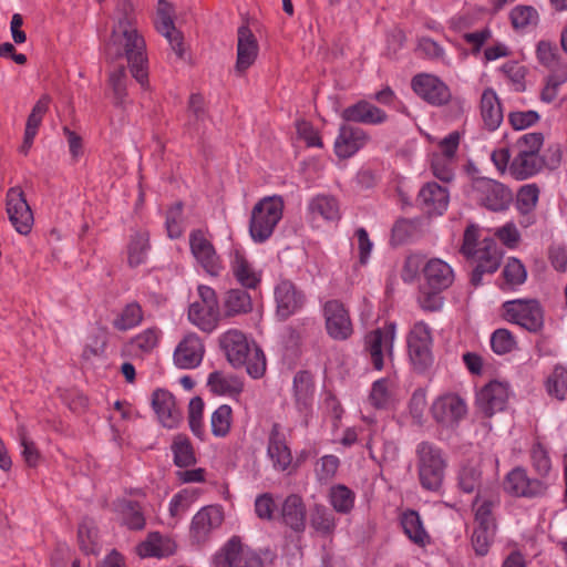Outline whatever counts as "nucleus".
I'll return each mask as SVG.
<instances>
[{
	"label": "nucleus",
	"mask_w": 567,
	"mask_h": 567,
	"mask_svg": "<svg viewBox=\"0 0 567 567\" xmlns=\"http://www.w3.org/2000/svg\"><path fill=\"white\" fill-rule=\"evenodd\" d=\"M112 33L104 45L109 61L125 58L132 76L142 86L148 84L146 44L136 28L135 7L132 0H118L114 11Z\"/></svg>",
	"instance_id": "nucleus-1"
},
{
	"label": "nucleus",
	"mask_w": 567,
	"mask_h": 567,
	"mask_svg": "<svg viewBox=\"0 0 567 567\" xmlns=\"http://www.w3.org/2000/svg\"><path fill=\"white\" fill-rule=\"evenodd\" d=\"M218 343L228 362L234 368L246 367L247 373L261 378L266 371V358L262 350L249 342L246 334L235 328L228 329L218 337Z\"/></svg>",
	"instance_id": "nucleus-2"
},
{
	"label": "nucleus",
	"mask_w": 567,
	"mask_h": 567,
	"mask_svg": "<svg viewBox=\"0 0 567 567\" xmlns=\"http://www.w3.org/2000/svg\"><path fill=\"white\" fill-rule=\"evenodd\" d=\"M480 229L471 224L466 227L463 236L461 252L475 262L471 275V282L477 287L482 285L483 275L494 274L502 260V251L493 239L478 241Z\"/></svg>",
	"instance_id": "nucleus-3"
},
{
	"label": "nucleus",
	"mask_w": 567,
	"mask_h": 567,
	"mask_svg": "<svg viewBox=\"0 0 567 567\" xmlns=\"http://www.w3.org/2000/svg\"><path fill=\"white\" fill-rule=\"evenodd\" d=\"M543 144L542 133H526L516 141L515 155L509 165V172L516 179H526L540 171L544 165L539 154Z\"/></svg>",
	"instance_id": "nucleus-4"
},
{
	"label": "nucleus",
	"mask_w": 567,
	"mask_h": 567,
	"mask_svg": "<svg viewBox=\"0 0 567 567\" xmlns=\"http://www.w3.org/2000/svg\"><path fill=\"white\" fill-rule=\"evenodd\" d=\"M284 214V199L274 195L260 199L252 208L249 233L254 241L264 243L274 233Z\"/></svg>",
	"instance_id": "nucleus-5"
},
{
	"label": "nucleus",
	"mask_w": 567,
	"mask_h": 567,
	"mask_svg": "<svg viewBox=\"0 0 567 567\" xmlns=\"http://www.w3.org/2000/svg\"><path fill=\"white\" fill-rule=\"evenodd\" d=\"M419 480L424 489L436 492L442 486L446 460L442 450L433 443L421 442L416 446Z\"/></svg>",
	"instance_id": "nucleus-6"
},
{
	"label": "nucleus",
	"mask_w": 567,
	"mask_h": 567,
	"mask_svg": "<svg viewBox=\"0 0 567 567\" xmlns=\"http://www.w3.org/2000/svg\"><path fill=\"white\" fill-rule=\"evenodd\" d=\"M198 299L188 307L187 318L189 322L200 331L212 333L223 318L215 290L208 286L199 285Z\"/></svg>",
	"instance_id": "nucleus-7"
},
{
	"label": "nucleus",
	"mask_w": 567,
	"mask_h": 567,
	"mask_svg": "<svg viewBox=\"0 0 567 567\" xmlns=\"http://www.w3.org/2000/svg\"><path fill=\"white\" fill-rule=\"evenodd\" d=\"M468 196L480 206L492 212L506 210L513 202V193L504 184L487 177L475 178Z\"/></svg>",
	"instance_id": "nucleus-8"
},
{
	"label": "nucleus",
	"mask_w": 567,
	"mask_h": 567,
	"mask_svg": "<svg viewBox=\"0 0 567 567\" xmlns=\"http://www.w3.org/2000/svg\"><path fill=\"white\" fill-rule=\"evenodd\" d=\"M505 320L517 324L528 332L542 331L545 323V312L536 299H514L503 303Z\"/></svg>",
	"instance_id": "nucleus-9"
},
{
	"label": "nucleus",
	"mask_w": 567,
	"mask_h": 567,
	"mask_svg": "<svg viewBox=\"0 0 567 567\" xmlns=\"http://www.w3.org/2000/svg\"><path fill=\"white\" fill-rule=\"evenodd\" d=\"M408 354L416 371H424L433 363V338L430 327L424 321H417L411 328L408 338Z\"/></svg>",
	"instance_id": "nucleus-10"
},
{
	"label": "nucleus",
	"mask_w": 567,
	"mask_h": 567,
	"mask_svg": "<svg viewBox=\"0 0 567 567\" xmlns=\"http://www.w3.org/2000/svg\"><path fill=\"white\" fill-rule=\"evenodd\" d=\"M215 567H262L261 558L239 538H230L214 556Z\"/></svg>",
	"instance_id": "nucleus-11"
},
{
	"label": "nucleus",
	"mask_w": 567,
	"mask_h": 567,
	"mask_svg": "<svg viewBox=\"0 0 567 567\" xmlns=\"http://www.w3.org/2000/svg\"><path fill=\"white\" fill-rule=\"evenodd\" d=\"M430 412L442 426L454 427L467 414V404L456 393H444L433 401Z\"/></svg>",
	"instance_id": "nucleus-12"
},
{
	"label": "nucleus",
	"mask_w": 567,
	"mask_h": 567,
	"mask_svg": "<svg viewBox=\"0 0 567 567\" xmlns=\"http://www.w3.org/2000/svg\"><path fill=\"white\" fill-rule=\"evenodd\" d=\"M394 340V323H389L367 334L365 349L375 370L383 369L385 359L392 360Z\"/></svg>",
	"instance_id": "nucleus-13"
},
{
	"label": "nucleus",
	"mask_w": 567,
	"mask_h": 567,
	"mask_svg": "<svg viewBox=\"0 0 567 567\" xmlns=\"http://www.w3.org/2000/svg\"><path fill=\"white\" fill-rule=\"evenodd\" d=\"M224 522V512L220 506L209 505L202 507L192 518L189 538L194 544H205L213 533Z\"/></svg>",
	"instance_id": "nucleus-14"
},
{
	"label": "nucleus",
	"mask_w": 567,
	"mask_h": 567,
	"mask_svg": "<svg viewBox=\"0 0 567 567\" xmlns=\"http://www.w3.org/2000/svg\"><path fill=\"white\" fill-rule=\"evenodd\" d=\"M511 396L506 382L491 381L476 394V406L485 416H492L506 409Z\"/></svg>",
	"instance_id": "nucleus-15"
},
{
	"label": "nucleus",
	"mask_w": 567,
	"mask_h": 567,
	"mask_svg": "<svg viewBox=\"0 0 567 567\" xmlns=\"http://www.w3.org/2000/svg\"><path fill=\"white\" fill-rule=\"evenodd\" d=\"M7 213L14 229L21 235H28L33 226V214L19 187H12L7 193Z\"/></svg>",
	"instance_id": "nucleus-16"
},
{
	"label": "nucleus",
	"mask_w": 567,
	"mask_h": 567,
	"mask_svg": "<svg viewBox=\"0 0 567 567\" xmlns=\"http://www.w3.org/2000/svg\"><path fill=\"white\" fill-rule=\"evenodd\" d=\"M412 89L417 96L435 106L444 105L451 100L449 86L433 74L415 75L412 79Z\"/></svg>",
	"instance_id": "nucleus-17"
},
{
	"label": "nucleus",
	"mask_w": 567,
	"mask_h": 567,
	"mask_svg": "<svg viewBox=\"0 0 567 567\" xmlns=\"http://www.w3.org/2000/svg\"><path fill=\"white\" fill-rule=\"evenodd\" d=\"M328 334L334 340H346L352 334V323L344 306L338 300H329L323 306Z\"/></svg>",
	"instance_id": "nucleus-18"
},
{
	"label": "nucleus",
	"mask_w": 567,
	"mask_h": 567,
	"mask_svg": "<svg viewBox=\"0 0 567 567\" xmlns=\"http://www.w3.org/2000/svg\"><path fill=\"white\" fill-rule=\"evenodd\" d=\"M370 142L369 134L357 126L342 124L334 141V153L339 158H349Z\"/></svg>",
	"instance_id": "nucleus-19"
},
{
	"label": "nucleus",
	"mask_w": 567,
	"mask_h": 567,
	"mask_svg": "<svg viewBox=\"0 0 567 567\" xmlns=\"http://www.w3.org/2000/svg\"><path fill=\"white\" fill-rule=\"evenodd\" d=\"M205 346L194 332L186 334L174 351V363L179 369H195L204 358Z\"/></svg>",
	"instance_id": "nucleus-20"
},
{
	"label": "nucleus",
	"mask_w": 567,
	"mask_h": 567,
	"mask_svg": "<svg viewBox=\"0 0 567 567\" xmlns=\"http://www.w3.org/2000/svg\"><path fill=\"white\" fill-rule=\"evenodd\" d=\"M307 218L313 226H320L321 221H338L341 218L338 199L324 194L311 197L307 204Z\"/></svg>",
	"instance_id": "nucleus-21"
},
{
	"label": "nucleus",
	"mask_w": 567,
	"mask_h": 567,
	"mask_svg": "<svg viewBox=\"0 0 567 567\" xmlns=\"http://www.w3.org/2000/svg\"><path fill=\"white\" fill-rule=\"evenodd\" d=\"M277 315L287 319L299 311L305 303V295L290 280L282 279L275 287Z\"/></svg>",
	"instance_id": "nucleus-22"
},
{
	"label": "nucleus",
	"mask_w": 567,
	"mask_h": 567,
	"mask_svg": "<svg viewBox=\"0 0 567 567\" xmlns=\"http://www.w3.org/2000/svg\"><path fill=\"white\" fill-rule=\"evenodd\" d=\"M190 250L195 259L210 276H218L221 264L212 243L200 231H194L189 237Z\"/></svg>",
	"instance_id": "nucleus-23"
},
{
	"label": "nucleus",
	"mask_w": 567,
	"mask_h": 567,
	"mask_svg": "<svg viewBox=\"0 0 567 567\" xmlns=\"http://www.w3.org/2000/svg\"><path fill=\"white\" fill-rule=\"evenodd\" d=\"M267 455L277 471H286L292 462L291 451L287 444L284 427L279 423H274L270 429Z\"/></svg>",
	"instance_id": "nucleus-24"
},
{
	"label": "nucleus",
	"mask_w": 567,
	"mask_h": 567,
	"mask_svg": "<svg viewBox=\"0 0 567 567\" xmlns=\"http://www.w3.org/2000/svg\"><path fill=\"white\" fill-rule=\"evenodd\" d=\"M505 489L513 495L534 497L543 495L546 491V484L540 480H530L523 468L511 471L504 483Z\"/></svg>",
	"instance_id": "nucleus-25"
},
{
	"label": "nucleus",
	"mask_w": 567,
	"mask_h": 567,
	"mask_svg": "<svg viewBox=\"0 0 567 567\" xmlns=\"http://www.w3.org/2000/svg\"><path fill=\"white\" fill-rule=\"evenodd\" d=\"M341 117L346 122L365 125H379L388 120V115L383 110L365 100H360L343 109Z\"/></svg>",
	"instance_id": "nucleus-26"
},
{
	"label": "nucleus",
	"mask_w": 567,
	"mask_h": 567,
	"mask_svg": "<svg viewBox=\"0 0 567 567\" xmlns=\"http://www.w3.org/2000/svg\"><path fill=\"white\" fill-rule=\"evenodd\" d=\"M258 41L247 25H241L237 31V61L235 70L244 73L249 69L258 56Z\"/></svg>",
	"instance_id": "nucleus-27"
},
{
	"label": "nucleus",
	"mask_w": 567,
	"mask_h": 567,
	"mask_svg": "<svg viewBox=\"0 0 567 567\" xmlns=\"http://www.w3.org/2000/svg\"><path fill=\"white\" fill-rule=\"evenodd\" d=\"M177 549L175 539L159 532H152L145 540L140 543L136 551L141 557L164 558L173 555Z\"/></svg>",
	"instance_id": "nucleus-28"
},
{
	"label": "nucleus",
	"mask_w": 567,
	"mask_h": 567,
	"mask_svg": "<svg viewBox=\"0 0 567 567\" xmlns=\"http://www.w3.org/2000/svg\"><path fill=\"white\" fill-rule=\"evenodd\" d=\"M425 286L436 291L449 288L454 280V272L451 266L442 259L433 258L423 267Z\"/></svg>",
	"instance_id": "nucleus-29"
},
{
	"label": "nucleus",
	"mask_w": 567,
	"mask_h": 567,
	"mask_svg": "<svg viewBox=\"0 0 567 567\" xmlns=\"http://www.w3.org/2000/svg\"><path fill=\"white\" fill-rule=\"evenodd\" d=\"M153 409L165 427H175L181 420V412L176 408L172 393L166 390L158 389L152 396Z\"/></svg>",
	"instance_id": "nucleus-30"
},
{
	"label": "nucleus",
	"mask_w": 567,
	"mask_h": 567,
	"mask_svg": "<svg viewBox=\"0 0 567 567\" xmlns=\"http://www.w3.org/2000/svg\"><path fill=\"white\" fill-rule=\"evenodd\" d=\"M419 203L427 214L442 215L450 202L449 192L436 183H427L419 193Z\"/></svg>",
	"instance_id": "nucleus-31"
},
{
	"label": "nucleus",
	"mask_w": 567,
	"mask_h": 567,
	"mask_svg": "<svg viewBox=\"0 0 567 567\" xmlns=\"http://www.w3.org/2000/svg\"><path fill=\"white\" fill-rule=\"evenodd\" d=\"M398 400V389L394 378H382L372 383L369 402L373 408L388 410L391 409Z\"/></svg>",
	"instance_id": "nucleus-32"
},
{
	"label": "nucleus",
	"mask_w": 567,
	"mask_h": 567,
	"mask_svg": "<svg viewBox=\"0 0 567 567\" xmlns=\"http://www.w3.org/2000/svg\"><path fill=\"white\" fill-rule=\"evenodd\" d=\"M229 267L236 280L246 288H255L259 282V274L247 260L245 254L234 248L229 252Z\"/></svg>",
	"instance_id": "nucleus-33"
},
{
	"label": "nucleus",
	"mask_w": 567,
	"mask_h": 567,
	"mask_svg": "<svg viewBox=\"0 0 567 567\" xmlns=\"http://www.w3.org/2000/svg\"><path fill=\"white\" fill-rule=\"evenodd\" d=\"M481 116L488 130H496L503 121V110L496 92L486 89L481 95Z\"/></svg>",
	"instance_id": "nucleus-34"
},
{
	"label": "nucleus",
	"mask_w": 567,
	"mask_h": 567,
	"mask_svg": "<svg viewBox=\"0 0 567 567\" xmlns=\"http://www.w3.org/2000/svg\"><path fill=\"white\" fill-rule=\"evenodd\" d=\"M281 517L286 525L296 532L305 529L306 508L299 495L291 494L282 503Z\"/></svg>",
	"instance_id": "nucleus-35"
},
{
	"label": "nucleus",
	"mask_w": 567,
	"mask_h": 567,
	"mask_svg": "<svg viewBox=\"0 0 567 567\" xmlns=\"http://www.w3.org/2000/svg\"><path fill=\"white\" fill-rule=\"evenodd\" d=\"M114 511L120 522L130 529H143L145 526V517L140 505L127 498L118 499L114 504Z\"/></svg>",
	"instance_id": "nucleus-36"
},
{
	"label": "nucleus",
	"mask_w": 567,
	"mask_h": 567,
	"mask_svg": "<svg viewBox=\"0 0 567 567\" xmlns=\"http://www.w3.org/2000/svg\"><path fill=\"white\" fill-rule=\"evenodd\" d=\"M310 527L322 536H331L338 524L336 514L322 504H315L309 515Z\"/></svg>",
	"instance_id": "nucleus-37"
},
{
	"label": "nucleus",
	"mask_w": 567,
	"mask_h": 567,
	"mask_svg": "<svg viewBox=\"0 0 567 567\" xmlns=\"http://www.w3.org/2000/svg\"><path fill=\"white\" fill-rule=\"evenodd\" d=\"M150 249V234L146 230L134 231L131 235L126 249L130 267L134 268L145 264Z\"/></svg>",
	"instance_id": "nucleus-38"
},
{
	"label": "nucleus",
	"mask_w": 567,
	"mask_h": 567,
	"mask_svg": "<svg viewBox=\"0 0 567 567\" xmlns=\"http://www.w3.org/2000/svg\"><path fill=\"white\" fill-rule=\"evenodd\" d=\"M223 317L230 318L251 310V298L247 291L233 289L226 292L223 300Z\"/></svg>",
	"instance_id": "nucleus-39"
},
{
	"label": "nucleus",
	"mask_w": 567,
	"mask_h": 567,
	"mask_svg": "<svg viewBox=\"0 0 567 567\" xmlns=\"http://www.w3.org/2000/svg\"><path fill=\"white\" fill-rule=\"evenodd\" d=\"M207 385L212 392L218 395H235L243 390L238 378L220 371H214L208 375Z\"/></svg>",
	"instance_id": "nucleus-40"
},
{
	"label": "nucleus",
	"mask_w": 567,
	"mask_h": 567,
	"mask_svg": "<svg viewBox=\"0 0 567 567\" xmlns=\"http://www.w3.org/2000/svg\"><path fill=\"white\" fill-rule=\"evenodd\" d=\"M327 497L336 513L347 515L354 507L355 493L343 484L331 486Z\"/></svg>",
	"instance_id": "nucleus-41"
},
{
	"label": "nucleus",
	"mask_w": 567,
	"mask_h": 567,
	"mask_svg": "<svg viewBox=\"0 0 567 567\" xmlns=\"http://www.w3.org/2000/svg\"><path fill=\"white\" fill-rule=\"evenodd\" d=\"M401 525L409 537L414 544L425 546L430 543V536L423 527L419 514L414 511L403 513L401 517Z\"/></svg>",
	"instance_id": "nucleus-42"
},
{
	"label": "nucleus",
	"mask_w": 567,
	"mask_h": 567,
	"mask_svg": "<svg viewBox=\"0 0 567 567\" xmlns=\"http://www.w3.org/2000/svg\"><path fill=\"white\" fill-rule=\"evenodd\" d=\"M536 58L549 72L557 71L560 68H567V63L561 61L557 47L550 41L542 40L537 43Z\"/></svg>",
	"instance_id": "nucleus-43"
},
{
	"label": "nucleus",
	"mask_w": 567,
	"mask_h": 567,
	"mask_svg": "<svg viewBox=\"0 0 567 567\" xmlns=\"http://www.w3.org/2000/svg\"><path fill=\"white\" fill-rule=\"evenodd\" d=\"M497 501L493 496L477 495L473 507L475 516V526H485L496 528L493 509Z\"/></svg>",
	"instance_id": "nucleus-44"
},
{
	"label": "nucleus",
	"mask_w": 567,
	"mask_h": 567,
	"mask_svg": "<svg viewBox=\"0 0 567 567\" xmlns=\"http://www.w3.org/2000/svg\"><path fill=\"white\" fill-rule=\"evenodd\" d=\"M143 321V310L140 303H127L113 321L115 329L126 331L137 327Z\"/></svg>",
	"instance_id": "nucleus-45"
},
{
	"label": "nucleus",
	"mask_w": 567,
	"mask_h": 567,
	"mask_svg": "<svg viewBox=\"0 0 567 567\" xmlns=\"http://www.w3.org/2000/svg\"><path fill=\"white\" fill-rule=\"evenodd\" d=\"M78 537L80 547L85 554H96L99 551L97 530L93 520H82Z\"/></svg>",
	"instance_id": "nucleus-46"
},
{
	"label": "nucleus",
	"mask_w": 567,
	"mask_h": 567,
	"mask_svg": "<svg viewBox=\"0 0 567 567\" xmlns=\"http://www.w3.org/2000/svg\"><path fill=\"white\" fill-rule=\"evenodd\" d=\"M231 408L227 404L218 406L210 417L212 433L217 437H224L231 426Z\"/></svg>",
	"instance_id": "nucleus-47"
},
{
	"label": "nucleus",
	"mask_w": 567,
	"mask_h": 567,
	"mask_svg": "<svg viewBox=\"0 0 567 567\" xmlns=\"http://www.w3.org/2000/svg\"><path fill=\"white\" fill-rule=\"evenodd\" d=\"M509 18L515 29L536 25L539 20L537 10L532 6H516L511 10Z\"/></svg>",
	"instance_id": "nucleus-48"
},
{
	"label": "nucleus",
	"mask_w": 567,
	"mask_h": 567,
	"mask_svg": "<svg viewBox=\"0 0 567 567\" xmlns=\"http://www.w3.org/2000/svg\"><path fill=\"white\" fill-rule=\"evenodd\" d=\"M188 127L190 134L199 135L202 133L200 124L205 120L204 100L199 94H192L188 103Z\"/></svg>",
	"instance_id": "nucleus-49"
},
{
	"label": "nucleus",
	"mask_w": 567,
	"mask_h": 567,
	"mask_svg": "<svg viewBox=\"0 0 567 567\" xmlns=\"http://www.w3.org/2000/svg\"><path fill=\"white\" fill-rule=\"evenodd\" d=\"M172 451L174 454V462L179 467H187L195 463V455L189 441L185 436H176Z\"/></svg>",
	"instance_id": "nucleus-50"
},
{
	"label": "nucleus",
	"mask_w": 567,
	"mask_h": 567,
	"mask_svg": "<svg viewBox=\"0 0 567 567\" xmlns=\"http://www.w3.org/2000/svg\"><path fill=\"white\" fill-rule=\"evenodd\" d=\"M547 391L551 396L564 400L567 395V369L557 365L547 379Z\"/></svg>",
	"instance_id": "nucleus-51"
},
{
	"label": "nucleus",
	"mask_w": 567,
	"mask_h": 567,
	"mask_svg": "<svg viewBox=\"0 0 567 567\" xmlns=\"http://www.w3.org/2000/svg\"><path fill=\"white\" fill-rule=\"evenodd\" d=\"M109 84L112 89L115 104L123 105L125 102L127 87L126 71L123 65H120L117 69L110 72Z\"/></svg>",
	"instance_id": "nucleus-52"
},
{
	"label": "nucleus",
	"mask_w": 567,
	"mask_h": 567,
	"mask_svg": "<svg viewBox=\"0 0 567 567\" xmlns=\"http://www.w3.org/2000/svg\"><path fill=\"white\" fill-rule=\"evenodd\" d=\"M539 189L535 184H527L519 188L517 193L516 206L522 214H528L537 205Z\"/></svg>",
	"instance_id": "nucleus-53"
},
{
	"label": "nucleus",
	"mask_w": 567,
	"mask_h": 567,
	"mask_svg": "<svg viewBox=\"0 0 567 567\" xmlns=\"http://www.w3.org/2000/svg\"><path fill=\"white\" fill-rule=\"evenodd\" d=\"M204 402L199 396H195L188 404V422L194 435L203 437L205 435V426L203 422Z\"/></svg>",
	"instance_id": "nucleus-54"
},
{
	"label": "nucleus",
	"mask_w": 567,
	"mask_h": 567,
	"mask_svg": "<svg viewBox=\"0 0 567 567\" xmlns=\"http://www.w3.org/2000/svg\"><path fill=\"white\" fill-rule=\"evenodd\" d=\"M496 528L475 526L472 535V545L475 553L480 556H485L488 553L489 546L493 543Z\"/></svg>",
	"instance_id": "nucleus-55"
},
{
	"label": "nucleus",
	"mask_w": 567,
	"mask_h": 567,
	"mask_svg": "<svg viewBox=\"0 0 567 567\" xmlns=\"http://www.w3.org/2000/svg\"><path fill=\"white\" fill-rule=\"evenodd\" d=\"M339 465L340 461L336 455L320 457L315 466L316 477L322 483L330 482L336 476Z\"/></svg>",
	"instance_id": "nucleus-56"
},
{
	"label": "nucleus",
	"mask_w": 567,
	"mask_h": 567,
	"mask_svg": "<svg viewBox=\"0 0 567 567\" xmlns=\"http://www.w3.org/2000/svg\"><path fill=\"white\" fill-rule=\"evenodd\" d=\"M505 282L511 286H520L526 281L527 271L520 260L509 258L503 269Z\"/></svg>",
	"instance_id": "nucleus-57"
},
{
	"label": "nucleus",
	"mask_w": 567,
	"mask_h": 567,
	"mask_svg": "<svg viewBox=\"0 0 567 567\" xmlns=\"http://www.w3.org/2000/svg\"><path fill=\"white\" fill-rule=\"evenodd\" d=\"M491 347L496 354H506L516 347V340L507 329H497L492 333Z\"/></svg>",
	"instance_id": "nucleus-58"
},
{
	"label": "nucleus",
	"mask_w": 567,
	"mask_h": 567,
	"mask_svg": "<svg viewBox=\"0 0 567 567\" xmlns=\"http://www.w3.org/2000/svg\"><path fill=\"white\" fill-rule=\"evenodd\" d=\"M166 230L169 238H179L183 234V207L181 203L171 207L166 215Z\"/></svg>",
	"instance_id": "nucleus-59"
},
{
	"label": "nucleus",
	"mask_w": 567,
	"mask_h": 567,
	"mask_svg": "<svg viewBox=\"0 0 567 567\" xmlns=\"http://www.w3.org/2000/svg\"><path fill=\"white\" fill-rule=\"evenodd\" d=\"M431 168L433 175L442 182H451L454 177L455 161L431 154Z\"/></svg>",
	"instance_id": "nucleus-60"
},
{
	"label": "nucleus",
	"mask_w": 567,
	"mask_h": 567,
	"mask_svg": "<svg viewBox=\"0 0 567 567\" xmlns=\"http://www.w3.org/2000/svg\"><path fill=\"white\" fill-rule=\"evenodd\" d=\"M442 291L430 289L423 285L420 289L417 302L420 307L425 311H437L443 306V298L441 297Z\"/></svg>",
	"instance_id": "nucleus-61"
},
{
	"label": "nucleus",
	"mask_w": 567,
	"mask_h": 567,
	"mask_svg": "<svg viewBox=\"0 0 567 567\" xmlns=\"http://www.w3.org/2000/svg\"><path fill=\"white\" fill-rule=\"evenodd\" d=\"M532 457V464L535 468V471L540 476H546L550 472L551 468V462L548 455V452L545 450V447L537 443L533 446L530 452Z\"/></svg>",
	"instance_id": "nucleus-62"
},
{
	"label": "nucleus",
	"mask_w": 567,
	"mask_h": 567,
	"mask_svg": "<svg viewBox=\"0 0 567 567\" xmlns=\"http://www.w3.org/2000/svg\"><path fill=\"white\" fill-rule=\"evenodd\" d=\"M192 502V496L186 491L174 495L168 506L171 517L175 520L181 519L190 508Z\"/></svg>",
	"instance_id": "nucleus-63"
},
{
	"label": "nucleus",
	"mask_w": 567,
	"mask_h": 567,
	"mask_svg": "<svg viewBox=\"0 0 567 567\" xmlns=\"http://www.w3.org/2000/svg\"><path fill=\"white\" fill-rule=\"evenodd\" d=\"M426 409V393L423 389H416L409 402V412L416 424H422Z\"/></svg>",
	"instance_id": "nucleus-64"
}]
</instances>
